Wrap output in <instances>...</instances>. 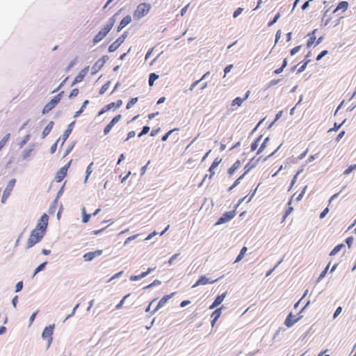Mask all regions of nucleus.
<instances>
[{"label":"nucleus","instance_id":"obj_40","mask_svg":"<svg viewBox=\"0 0 356 356\" xmlns=\"http://www.w3.org/2000/svg\"><path fill=\"white\" fill-rule=\"evenodd\" d=\"M138 236H139V234H134V235H132V236H131L128 237V238L125 240V241H124V245L127 244V243H129L131 241H133V240L136 239Z\"/></svg>","mask_w":356,"mask_h":356},{"label":"nucleus","instance_id":"obj_2","mask_svg":"<svg viewBox=\"0 0 356 356\" xmlns=\"http://www.w3.org/2000/svg\"><path fill=\"white\" fill-rule=\"evenodd\" d=\"M150 9V3L146 2L139 3L133 13L134 19H140L148 14Z\"/></svg>","mask_w":356,"mask_h":356},{"label":"nucleus","instance_id":"obj_55","mask_svg":"<svg viewBox=\"0 0 356 356\" xmlns=\"http://www.w3.org/2000/svg\"><path fill=\"white\" fill-rule=\"evenodd\" d=\"M341 310H342V308L341 307H339L336 309V311H335V312H334V314L333 315V318H336L337 317V316L341 312Z\"/></svg>","mask_w":356,"mask_h":356},{"label":"nucleus","instance_id":"obj_57","mask_svg":"<svg viewBox=\"0 0 356 356\" xmlns=\"http://www.w3.org/2000/svg\"><path fill=\"white\" fill-rule=\"evenodd\" d=\"M142 279L141 278V276H140V274L138 275H132L130 277V280L131 281H137V280H139Z\"/></svg>","mask_w":356,"mask_h":356},{"label":"nucleus","instance_id":"obj_7","mask_svg":"<svg viewBox=\"0 0 356 356\" xmlns=\"http://www.w3.org/2000/svg\"><path fill=\"white\" fill-rule=\"evenodd\" d=\"M54 325H49L48 327H44L42 331V337L44 339L47 341V346L49 347L52 342L53 340V332H54Z\"/></svg>","mask_w":356,"mask_h":356},{"label":"nucleus","instance_id":"obj_9","mask_svg":"<svg viewBox=\"0 0 356 356\" xmlns=\"http://www.w3.org/2000/svg\"><path fill=\"white\" fill-rule=\"evenodd\" d=\"M236 216L235 211H231L228 212H225L222 214V216L216 222V225H219L227 222L231 220Z\"/></svg>","mask_w":356,"mask_h":356},{"label":"nucleus","instance_id":"obj_48","mask_svg":"<svg viewBox=\"0 0 356 356\" xmlns=\"http://www.w3.org/2000/svg\"><path fill=\"white\" fill-rule=\"evenodd\" d=\"M353 236H350L348 238H346V243H347L348 248H350L353 243Z\"/></svg>","mask_w":356,"mask_h":356},{"label":"nucleus","instance_id":"obj_28","mask_svg":"<svg viewBox=\"0 0 356 356\" xmlns=\"http://www.w3.org/2000/svg\"><path fill=\"white\" fill-rule=\"evenodd\" d=\"M247 248L246 247H243L241 250V252L239 253V254L237 256L236 260H235V262H238L239 261H241L243 256H244V254L247 252Z\"/></svg>","mask_w":356,"mask_h":356},{"label":"nucleus","instance_id":"obj_17","mask_svg":"<svg viewBox=\"0 0 356 356\" xmlns=\"http://www.w3.org/2000/svg\"><path fill=\"white\" fill-rule=\"evenodd\" d=\"M89 70V67H85L84 69L81 70L79 74L75 77L72 84L79 83L82 81L85 76L87 74Z\"/></svg>","mask_w":356,"mask_h":356},{"label":"nucleus","instance_id":"obj_13","mask_svg":"<svg viewBox=\"0 0 356 356\" xmlns=\"http://www.w3.org/2000/svg\"><path fill=\"white\" fill-rule=\"evenodd\" d=\"M102 254V250H98L95 252H89L83 254V258L85 261H90L95 257L100 256Z\"/></svg>","mask_w":356,"mask_h":356},{"label":"nucleus","instance_id":"obj_3","mask_svg":"<svg viewBox=\"0 0 356 356\" xmlns=\"http://www.w3.org/2000/svg\"><path fill=\"white\" fill-rule=\"evenodd\" d=\"M44 234H42L41 232H39L38 229H33L31 232V234L29 236V238L26 243V248L29 249L32 247H33L35 244L39 243L42 238L44 237Z\"/></svg>","mask_w":356,"mask_h":356},{"label":"nucleus","instance_id":"obj_45","mask_svg":"<svg viewBox=\"0 0 356 356\" xmlns=\"http://www.w3.org/2000/svg\"><path fill=\"white\" fill-rule=\"evenodd\" d=\"M175 130H177V129H172V130H170L168 132H167L163 137H162V140L163 141H165L168 139V138L169 137V136Z\"/></svg>","mask_w":356,"mask_h":356},{"label":"nucleus","instance_id":"obj_33","mask_svg":"<svg viewBox=\"0 0 356 356\" xmlns=\"http://www.w3.org/2000/svg\"><path fill=\"white\" fill-rule=\"evenodd\" d=\"M355 169H356V164L350 165L346 170L343 171L344 175H348L350 172H352Z\"/></svg>","mask_w":356,"mask_h":356},{"label":"nucleus","instance_id":"obj_38","mask_svg":"<svg viewBox=\"0 0 356 356\" xmlns=\"http://www.w3.org/2000/svg\"><path fill=\"white\" fill-rule=\"evenodd\" d=\"M291 201H289V205H290V204H291ZM293 209V207H291V206H289V208L286 209V212H285V214H284V217H283V221H284V220L286 219V217H287V216H289V215L292 212Z\"/></svg>","mask_w":356,"mask_h":356},{"label":"nucleus","instance_id":"obj_20","mask_svg":"<svg viewBox=\"0 0 356 356\" xmlns=\"http://www.w3.org/2000/svg\"><path fill=\"white\" fill-rule=\"evenodd\" d=\"M131 22V17L129 15H127L125 16L120 22L118 29L117 31H120L123 28H124L127 25L130 24Z\"/></svg>","mask_w":356,"mask_h":356},{"label":"nucleus","instance_id":"obj_32","mask_svg":"<svg viewBox=\"0 0 356 356\" xmlns=\"http://www.w3.org/2000/svg\"><path fill=\"white\" fill-rule=\"evenodd\" d=\"M47 262L45 261V262H43L42 264H41L40 265H39L35 270V272L33 273V276H35L38 273H39L40 271L42 270L44 267L46 266Z\"/></svg>","mask_w":356,"mask_h":356},{"label":"nucleus","instance_id":"obj_11","mask_svg":"<svg viewBox=\"0 0 356 356\" xmlns=\"http://www.w3.org/2000/svg\"><path fill=\"white\" fill-rule=\"evenodd\" d=\"M301 316L296 317L295 315H293L292 313H290L284 321V325L287 327H292L296 322H298Z\"/></svg>","mask_w":356,"mask_h":356},{"label":"nucleus","instance_id":"obj_31","mask_svg":"<svg viewBox=\"0 0 356 356\" xmlns=\"http://www.w3.org/2000/svg\"><path fill=\"white\" fill-rule=\"evenodd\" d=\"M138 97L132 98L127 104L126 108L130 109L138 102Z\"/></svg>","mask_w":356,"mask_h":356},{"label":"nucleus","instance_id":"obj_25","mask_svg":"<svg viewBox=\"0 0 356 356\" xmlns=\"http://www.w3.org/2000/svg\"><path fill=\"white\" fill-rule=\"evenodd\" d=\"M241 163L239 160L236 161L232 166L229 169L228 173L231 175L234 174V172L241 167Z\"/></svg>","mask_w":356,"mask_h":356},{"label":"nucleus","instance_id":"obj_49","mask_svg":"<svg viewBox=\"0 0 356 356\" xmlns=\"http://www.w3.org/2000/svg\"><path fill=\"white\" fill-rule=\"evenodd\" d=\"M306 189H307V186H305L304 188L302 189V192L297 197V198H296L297 201H300L302 198V197H303V195H304V194L305 193Z\"/></svg>","mask_w":356,"mask_h":356},{"label":"nucleus","instance_id":"obj_46","mask_svg":"<svg viewBox=\"0 0 356 356\" xmlns=\"http://www.w3.org/2000/svg\"><path fill=\"white\" fill-rule=\"evenodd\" d=\"M22 287H23V282L22 281L17 282L15 286V291L19 292V291L22 290Z\"/></svg>","mask_w":356,"mask_h":356},{"label":"nucleus","instance_id":"obj_61","mask_svg":"<svg viewBox=\"0 0 356 356\" xmlns=\"http://www.w3.org/2000/svg\"><path fill=\"white\" fill-rule=\"evenodd\" d=\"M127 36V32L124 33L121 36L118 38V39L121 41L122 43L124 42V40L126 39Z\"/></svg>","mask_w":356,"mask_h":356},{"label":"nucleus","instance_id":"obj_14","mask_svg":"<svg viewBox=\"0 0 356 356\" xmlns=\"http://www.w3.org/2000/svg\"><path fill=\"white\" fill-rule=\"evenodd\" d=\"M122 118V115H117L116 116H115L112 120L109 122V124L104 128V135H107L111 129H112V127L117 123L119 122V120L121 119Z\"/></svg>","mask_w":356,"mask_h":356},{"label":"nucleus","instance_id":"obj_8","mask_svg":"<svg viewBox=\"0 0 356 356\" xmlns=\"http://www.w3.org/2000/svg\"><path fill=\"white\" fill-rule=\"evenodd\" d=\"M15 182H16L15 179H12L8 182V184H7V186L3 191V195L1 197V202L4 203L7 200L8 197L10 195L11 192L15 186Z\"/></svg>","mask_w":356,"mask_h":356},{"label":"nucleus","instance_id":"obj_41","mask_svg":"<svg viewBox=\"0 0 356 356\" xmlns=\"http://www.w3.org/2000/svg\"><path fill=\"white\" fill-rule=\"evenodd\" d=\"M83 211V216L82 221L86 223V222H88L89 221L91 215L85 213V210L84 209Z\"/></svg>","mask_w":356,"mask_h":356},{"label":"nucleus","instance_id":"obj_27","mask_svg":"<svg viewBox=\"0 0 356 356\" xmlns=\"http://www.w3.org/2000/svg\"><path fill=\"white\" fill-rule=\"evenodd\" d=\"M159 78V76L155 73H151L149 76V85L152 86L154 81Z\"/></svg>","mask_w":356,"mask_h":356},{"label":"nucleus","instance_id":"obj_36","mask_svg":"<svg viewBox=\"0 0 356 356\" xmlns=\"http://www.w3.org/2000/svg\"><path fill=\"white\" fill-rule=\"evenodd\" d=\"M129 296H130V294L129 293V294L126 295L125 296H124V297H123V298L120 300V302L116 305L115 308H116L117 309H120V308L122 307V305H123V304H124V302L125 300H126V299H127Z\"/></svg>","mask_w":356,"mask_h":356},{"label":"nucleus","instance_id":"obj_19","mask_svg":"<svg viewBox=\"0 0 356 356\" xmlns=\"http://www.w3.org/2000/svg\"><path fill=\"white\" fill-rule=\"evenodd\" d=\"M223 308V306H222L220 308H218L216 309L212 314H211V317L212 318V320H211V326L213 327L214 325L216 324V321H218V319L220 318V315H221V310Z\"/></svg>","mask_w":356,"mask_h":356},{"label":"nucleus","instance_id":"obj_42","mask_svg":"<svg viewBox=\"0 0 356 356\" xmlns=\"http://www.w3.org/2000/svg\"><path fill=\"white\" fill-rule=\"evenodd\" d=\"M149 127H147V126H145V127H143V130H142V131L140 133V134L138 135V136L140 137V136H143V135L147 134L149 132Z\"/></svg>","mask_w":356,"mask_h":356},{"label":"nucleus","instance_id":"obj_24","mask_svg":"<svg viewBox=\"0 0 356 356\" xmlns=\"http://www.w3.org/2000/svg\"><path fill=\"white\" fill-rule=\"evenodd\" d=\"M348 3L347 1H341L337 7L334 9L333 13H337L339 10H342L343 11H345L348 9Z\"/></svg>","mask_w":356,"mask_h":356},{"label":"nucleus","instance_id":"obj_59","mask_svg":"<svg viewBox=\"0 0 356 356\" xmlns=\"http://www.w3.org/2000/svg\"><path fill=\"white\" fill-rule=\"evenodd\" d=\"M157 234L156 232H152L151 234H149L146 238H145V241H148V240H150L153 236H156Z\"/></svg>","mask_w":356,"mask_h":356},{"label":"nucleus","instance_id":"obj_30","mask_svg":"<svg viewBox=\"0 0 356 356\" xmlns=\"http://www.w3.org/2000/svg\"><path fill=\"white\" fill-rule=\"evenodd\" d=\"M286 65H287V60H286V58H284L283 60V64H282V67L275 70L274 73L276 74H280Z\"/></svg>","mask_w":356,"mask_h":356},{"label":"nucleus","instance_id":"obj_21","mask_svg":"<svg viewBox=\"0 0 356 356\" xmlns=\"http://www.w3.org/2000/svg\"><path fill=\"white\" fill-rule=\"evenodd\" d=\"M249 95H250V91H247L245 95V97L243 98H241V97H236L235 98L233 101H232V106H240L242 103L248 98L249 97Z\"/></svg>","mask_w":356,"mask_h":356},{"label":"nucleus","instance_id":"obj_37","mask_svg":"<svg viewBox=\"0 0 356 356\" xmlns=\"http://www.w3.org/2000/svg\"><path fill=\"white\" fill-rule=\"evenodd\" d=\"M209 72H207L206 74H204L202 76V78H201L200 79H199V80L195 81V82H193V84L191 85V88H190V89H191V90H193V88H195V86H197V84H198V83H199L202 80H203V79L206 77V76H207V74H209Z\"/></svg>","mask_w":356,"mask_h":356},{"label":"nucleus","instance_id":"obj_43","mask_svg":"<svg viewBox=\"0 0 356 356\" xmlns=\"http://www.w3.org/2000/svg\"><path fill=\"white\" fill-rule=\"evenodd\" d=\"M154 270V268H149L147 269V271L145 272H143L141 274H140V276H141V278H143L145 277H146L147 275H149L152 271H153Z\"/></svg>","mask_w":356,"mask_h":356},{"label":"nucleus","instance_id":"obj_23","mask_svg":"<svg viewBox=\"0 0 356 356\" xmlns=\"http://www.w3.org/2000/svg\"><path fill=\"white\" fill-rule=\"evenodd\" d=\"M122 43L118 38L115 41H114L110 46L108 47V51L113 52L115 51Z\"/></svg>","mask_w":356,"mask_h":356},{"label":"nucleus","instance_id":"obj_58","mask_svg":"<svg viewBox=\"0 0 356 356\" xmlns=\"http://www.w3.org/2000/svg\"><path fill=\"white\" fill-rule=\"evenodd\" d=\"M329 211V209L328 208H325L322 212L320 214V218H323L326 214L328 213Z\"/></svg>","mask_w":356,"mask_h":356},{"label":"nucleus","instance_id":"obj_51","mask_svg":"<svg viewBox=\"0 0 356 356\" xmlns=\"http://www.w3.org/2000/svg\"><path fill=\"white\" fill-rule=\"evenodd\" d=\"M178 255H179V254H175L170 258V259L168 260V262L170 266L172 264L173 261L177 259Z\"/></svg>","mask_w":356,"mask_h":356},{"label":"nucleus","instance_id":"obj_52","mask_svg":"<svg viewBox=\"0 0 356 356\" xmlns=\"http://www.w3.org/2000/svg\"><path fill=\"white\" fill-rule=\"evenodd\" d=\"M233 67V65H227L225 70H224V72H225V74L223 76V77H225L226 76V74H227L228 72H229L231 71V70L232 69Z\"/></svg>","mask_w":356,"mask_h":356},{"label":"nucleus","instance_id":"obj_26","mask_svg":"<svg viewBox=\"0 0 356 356\" xmlns=\"http://www.w3.org/2000/svg\"><path fill=\"white\" fill-rule=\"evenodd\" d=\"M343 247H344V245H343V244H342V243H341V244H339V245H337V246H335V247L334 248V249L330 252V256H334V255H335V254H336L337 252H339L341 250V248H343Z\"/></svg>","mask_w":356,"mask_h":356},{"label":"nucleus","instance_id":"obj_4","mask_svg":"<svg viewBox=\"0 0 356 356\" xmlns=\"http://www.w3.org/2000/svg\"><path fill=\"white\" fill-rule=\"evenodd\" d=\"M259 161V159H257L255 160L254 159V157H252V159L250 161V162L248 163H247L245 166V172L241 175L240 176L236 181L234 183V184L232 186H231L228 191H232L234 187H236L239 183H240V180L241 179H243V177L245 176V175L249 172L251 169H252L254 167H255Z\"/></svg>","mask_w":356,"mask_h":356},{"label":"nucleus","instance_id":"obj_44","mask_svg":"<svg viewBox=\"0 0 356 356\" xmlns=\"http://www.w3.org/2000/svg\"><path fill=\"white\" fill-rule=\"evenodd\" d=\"M243 10L242 8H238L233 13V17L234 18L237 17Z\"/></svg>","mask_w":356,"mask_h":356},{"label":"nucleus","instance_id":"obj_16","mask_svg":"<svg viewBox=\"0 0 356 356\" xmlns=\"http://www.w3.org/2000/svg\"><path fill=\"white\" fill-rule=\"evenodd\" d=\"M226 295H227V293L225 292L222 294L216 297V298L214 300V301L213 302V303L209 306V309H214L215 307H218V305H220L222 303V302L224 300Z\"/></svg>","mask_w":356,"mask_h":356},{"label":"nucleus","instance_id":"obj_18","mask_svg":"<svg viewBox=\"0 0 356 356\" xmlns=\"http://www.w3.org/2000/svg\"><path fill=\"white\" fill-rule=\"evenodd\" d=\"M174 294H175V293H172L170 295L163 296L158 302V305H157L156 307L154 309V310L153 311V313L156 312L161 307H162L167 302V301L174 296Z\"/></svg>","mask_w":356,"mask_h":356},{"label":"nucleus","instance_id":"obj_56","mask_svg":"<svg viewBox=\"0 0 356 356\" xmlns=\"http://www.w3.org/2000/svg\"><path fill=\"white\" fill-rule=\"evenodd\" d=\"M109 110H110V108H108V106H107L106 105L104 107H103V108L101 109V111H99V115H102V114H103V113H104L107 112V111H109Z\"/></svg>","mask_w":356,"mask_h":356},{"label":"nucleus","instance_id":"obj_5","mask_svg":"<svg viewBox=\"0 0 356 356\" xmlns=\"http://www.w3.org/2000/svg\"><path fill=\"white\" fill-rule=\"evenodd\" d=\"M48 222L49 216L46 213L42 214L34 229H38L39 232H41L42 234H45Z\"/></svg>","mask_w":356,"mask_h":356},{"label":"nucleus","instance_id":"obj_60","mask_svg":"<svg viewBox=\"0 0 356 356\" xmlns=\"http://www.w3.org/2000/svg\"><path fill=\"white\" fill-rule=\"evenodd\" d=\"M127 36V32L124 33L121 36L118 38V39L121 41L122 43L124 42V40L126 39Z\"/></svg>","mask_w":356,"mask_h":356},{"label":"nucleus","instance_id":"obj_53","mask_svg":"<svg viewBox=\"0 0 356 356\" xmlns=\"http://www.w3.org/2000/svg\"><path fill=\"white\" fill-rule=\"evenodd\" d=\"M280 17V13H277L275 17L273 18V21H271L269 24H268V26H271L273 24H274L277 21V19H279Z\"/></svg>","mask_w":356,"mask_h":356},{"label":"nucleus","instance_id":"obj_63","mask_svg":"<svg viewBox=\"0 0 356 356\" xmlns=\"http://www.w3.org/2000/svg\"><path fill=\"white\" fill-rule=\"evenodd\" d=\"M127 36V32L124 33L121 36L118 38V39L121 41L122 43L124 42V40L126 39Z\"/></svg>","mask_w":356,"mask_h":356},{"label":"nucleus","instance_id":"obj_64","mask_svg":"<svg viewBox=\"0 0 356 356\" xmlns=\"http://www.w3.org/2000/svg\"><path fill=\"white\" fill-rule=\"evenodd\" d=\"M344 134H345V131H341V132L339 134V135L337 136V138H336V140H337V141H339V140L343 138V136H344Z\"/></svg>","mask_w":356,"mask_h":356},{"label":"nucleus","instance_id":"obj_10","mask_svg":"<svg viewBox=\"0 0 356 356\" xmlns=\"http://www.w3.org/2000/svg\"><path fill=\"white\" fill-rule=\"evenodd\" d=\"M70 165V162H69L67 165L62 167L56 173V181L57 182H60L66 176L67 171Z\"/></svg>","mask_w":356,"mask_h":356},{"label":"nucleus","instance_id":"obj_1","mask_svg":"<svg viewBox=\"0 0 356 356\" xmlns=\"http://www.w3.org/2000/svg\"><path fill=\"white\" fill-rule=\"evenodd\" d=\"M117 13L113 15L108 23L95 35L92 40L94 44L102 41L110 32L117 20Z\"/></svg>","mask_w":356,"mask_h":356},{"label":"nucleus","instance_id":"obj_35","mask_svg":"<svg viewBox=\"0 0 356 356\" xmlns=\"http://www.w3.org/2000/svg\"><path fill=\"white\" fill-rule=\"evenodd\" d=\"M88 103H89L88 100H85L83 102L81 108L78 111L76 112L75 117L78 116L80 113H81L83 112V108L88 104Z\"/></svg>","mask_w":356,"mask_h":356},{"label":"nucleus","instance_id":"obj_39","mask_svg":"<svg viewBox=\"0 0 356 356\" xmlns=\"http://www.w3.org/2000/svg\"><path fill=\"white\" fill-rule=\"evenodd\" d=\"M330 264L326 266V268L322 271L321 275L318 277V280H322L326 275L327 270L329 268Z\"/></svg>","mask_w":356,"mask_h":356},{"label":"nucleus","instance_id":"obj_22","mask_svg":"<svg viewBox=\"0 0 356 356\" xmlns=\"http://www.w3.org/2000/svg\"><path fill=\"white\" fill-rule=\"evenodd\" d=\"M106 56L102 57V58L99 59L94 65L92 69L95 70V72H97L104 65L105 61H106Z\"/></svg>","mask_w":356,"mask_h":356},{"label":"nucleus","instance_id":"obj_54","mask_svg":"<svg viewBox=\"0 0 356 356\" xmlns=\"http://www.w3.org/2000/svg\"><path fill=\"white\" fill-rule=\"evenodd\" d=\"M327 54V50L323 51L317 57L316 60H320L324 56H325Z\"/></svg>","mask_w":356,"mask_h":356},{"label":"nucleus","instance_id":"obj_15","mask_svg":"<svg viewBox=\"0 0 356 356\" xmlns=\"http://www.w3.org/2000/svg\"><path fill=\"white\" fill-rule=\"evenodd\" d=\"M217 280H218V279L210 281L209 278L202 275L198 279V280L195 282V284H193V286L192 287L195 288L200 285H206L207 284H213V283L216 282Z\"/></svg>","mask_w":356,"mask_h":356},{"label":"nucleus","instance_id":"obj_12","mask_svg":"<svg viewBox=\"0 0 356 356\" xmlns=\"http://www.w3.org/2000/svg\"><path fill=\"white\" fill-rule=\"evenodd\" d=\"M220 161L221 160H218V158H216L214 160V161L213 162V163L211 164V167L209 169V175H206L203 179V181H205L207 178H209V179L212 178V177L215 175L214 170L218 167Z\"/></svg>","mask_w":356,"mask_h":356},{"label":"nucleus","instance_id":"obj_50","mask_svg":"<svg viewBox=\"0 0 356 356\" xmlns=\"http://www.w3.org/2000/svg\"><path fill=\"white\" fill-rule=\"evenodd\" d=\"M92 165V163H91L88 166V168L86 170V181L88 179L89 175H90V173L92 172V169H91V166Z\"/></svg>","mask_w":356,"mask_h":356},{"label":"nucleus","instance_id":"obj_47","mask_svg":"<svg viewBox=\"0 0 356 356\" xmlns=\"http://www.w3.org/2000/svg\"><path fill=\"white\" fill-rule=\"evenodd\" d=\"M301 46H296L291 50V55L293 56L298 53L300 49Z\"/></svg>","mask_w":356,"mask_h":356},{"label":"nucleus","instance_id":"obj_34","mask_svg":"<svg viewBox=\"0 0 356 356\" xmlns=\"http://www.w3.org/2000/svg\"><path fill=\"white\" fill-rule=\"evenodd\" d=\"M109 86H110L109 81H108L107 83L104 84L99 90V94L103 95L108 90V88H109Z\"/></svg>","mask_w":356,"mask_h":356},{"label":"nucleus","instance_id":"obj_6","mask_svg":"<svg viewBox=\"0 0 356 356\" xmlns=\"http://www.w3.org/2000/svg\"><path fill=\"white\" fill-rule=\"evenodd\" d=\"M261 138H257L255 141H254L251 145V149L255 150L258 146L259 145V150L257 152V154L261 153L266 147H268L269 143V138H266L263 142L260 144Z\"/></svg>","mask_w":356,"mask_h":356},{"label":"nucleus","instance_id":"obj_62","mask_svg":"<svg viewBox=\"0 0 356 356\" xmlns=\"http://www.w3.org/2000/svg\"><path fill=\"white\" fill-rule=\"evenodd\" d=\"M127 36V32L124 33L121 36L118 38V39L121 41L122 43L124 42V40L126 39Z\"/></svg>","mask_w":356,"mask_h":356},{"label":"nucleus","instance_id":"obj_29","mask_svg":"<svg viewBox=\"0 0 356 356\" xmlns=\"http://www.w3.org/2000/svg\"><path fill=\"white\" fill-rule=\"evenodd\" d=\"M315 31H316V30H314L312 31V33L310 35V38H309V39L308 40V41L307 42V47H311L313 44V43L314 42L315 40H316V36L314 35Z\"/></svg>","mask_w":356,"mask_h":356}]
</instances>
